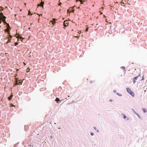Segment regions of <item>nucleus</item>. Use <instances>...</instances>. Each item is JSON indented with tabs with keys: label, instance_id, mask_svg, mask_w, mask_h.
<instances>
[{
	"label": "nucleus",
	"instance_id": "nucleus-1",
	"mask_svg": "<svg viewBox=\"0 0 147 147\" xmlns=\"http://www.w3.org/2000/svg\"><path fill=\"white\" fill-rule=\"evenodd\" d=\"M126 90L127 92L131 95L132 96L134 97V92L131 91V89L129 88H126Z\"/></svg>",
	"mask_w": 147,
	"mask_h": 147
},
{
	"label": "nucleus",
	"instance_id": "nucleus-2",
	"mask_svg": "<svg viewBox=\"0 0 147 147\" xmlns=\"http://www.w3.org/2000/svg\"><path fill=\"white\" fill-rule=\"evenodd\" d=\"M3 23L5 24H6V26L7 27V32L9 33V32L10 30V28L9 25V24L7 23L5 20L3 21Z\"/></svg>",
	"mask_w": 147,
	"mask_h": 147
},
{
	"label": "nucleus",
	"instance_id": "nucleus-3",
	"mask_svg": "<svg viewBox=\"0 0 147 147\" xmlns=\"http://www.w3.org/2000/svg\"><path fill=\"white\" fill-rule=\"evenodd\" d=\"M1 18L3 20H4L3 21H4L5 20V18L6 17H5V16H4L3 15V14L2 13L1 14Z\"/></svg>",
	"mask_w": 147,
	"mask_h": 147
},
{
	"label": "nucleus",
	"instance_id": "nucleus-4",
	"mask_svg": "<svg viewBox=\"0 0 147 147\" xmlns=\"http://www.w3.org/2000/svg\"><path fill=\"white\" fill-rule=\"evenodd\" d=\"M44 4V2H43V0H42L41 2L40 3V4H38V6H41V7L43 6V5Z\"/></svg>",
	"mask_w": 147,
	"mask_h": 147
},
{
	"label": "nucleus",
	"instance_id": "nucleus-5",
	"mask_svg": "<svg viewBox=\"0 0 147 147\" xmlns=\"http://www.w3.org/2000/svg\"><path fill=\"white\" fill-rule=\"evenodd\" d=\"M64 26L65 27H67L68 25V23L67 21H65L64 23Z\"/></svg>",
	"mask_w": 147,
	"mask_h": 147
},
{
	"label": "nucleus",
	"instance_id": "nucleus-6",
	"mask_svg": "<svg viewBox=\"0 0 147 147\" xmlns=\"http://www.w3.org/2000/svg\"><path fill=\"white\" fill-rule=\"evenodd\" d=\"M140 75V74L138 76H137L136 77H135L134 78H133V80H137V79L139 77Z\"/></svg>",
	"mask_w": 147,
	"mask_h": 147
},
{
	"label": "nucleus",
	"instance_id": "nucleus-7",
	"mask_svg": "<svg viewBox=\"0 0 147 147\" xmlns=\"http://www.w3.org/2000/svg\"><path fill=\"white\" fill-rule=\"evenodd\" d=\"M55 101H56L57 102V103H59L58 101H60V100H59V99L58 98H56L55 99Z\"/></svg>",
	"mask_w": 147,
	"mask_h": 147
},
{
	"label": "nucleus",
	"instance_id": "nucleus-8",
	"mask_svg": "<svg viewBox=\"0 0 147 147\" xmlns=\"http://www.w3.org/2000/svg\"><path fill=\"white\" fill-rule=\"evenodd\" d=\"M121 69H123L124 72H125V71H126V70L125 69V67H124V66L121 67Z\"/></svg>",
	"mask_w": 147,
	"mask_h": 147
},
{
	"label": "nucleus",
	"instance_id": "nucleus-9",
	"mask_svg": "<svg viewBox=\"0 0 147 147\" xmlns=\"http://www.w3.org/2000/svg\"><path fill=\"white\" fill-rule=\"evenodd\" d=\"M12 95H11L10 96L8 97V99L9 100H11V98H12Z\"/></svg>",
	"mask_w": 147,
	"mask_h": 147
},
{
	"label": "nucleus",
	"instance_id": "nucleus-10",
	"mask_svg": "<svg viewBox=\"0 0 147 147\" xmlns=\"http://www.w3.org/2000/svg\"><path fill=\"white\" fill-rule=\"evenodd\" d=\"M116 94L118 96H122V94H119L117 92L116 93Z\"/></svg>",
	"mask_w": 147,
	"mask_h": 147
},
{
	"label": "nucleus",
	"instance_id": "nucleus-11",
	"mask_svg": "<svg viewBox=\"0 0 147 147\" xmlns=\"http://www.w3.org/2000/svg\"><path fill=\"white\" fill-rule=\"evenodd\" d=\"M142 109L144 113H145L146 112V111H147L146 110V109H144V108H142Z\"/></svg>",
	"mask_w": 147,
	"mask_h": 147
},
{
	"label": "nucleus",
	"instance_id": "nucleus-12",
	"mask_svg": "<svg viewBox=\"0 0 147 147\" xmlns=\"http://www.w3.org/2000/svg\"><path fill=\"white\" fill-rule=\"evenodd\" d=\"M122 115L124 118L125 119L126 117L125 116V115L124 114H122Z\"/></svg>",
	"mask_w": 147,
	"mask_h": 147
},
{
	"label": "nucleus",
	"instance_id": "nucleus-13",
	"mask_svg": "<svg viewBox=\"0 0 147 147\" xmlns=\"http://www.w3.org/2000/svg\"><path fill=\"white\" fill-rule=\"evenodd\" d=\"M12 38V36L10 35H9L8 36V38Z\"/></svg>",
	"mask_w": 147,
	"mask_h": 147
},
{
	"label": "nucleus",
	"instance_id": "nucleus-14",
	"mask_svg": "<svg viewBox=\"0 0 147 147\" xmlns=\"http://www.w3.org/2000/svg\"><path fill=\"white\" fill-rule=\"evenodd\" d=\"M51 22H52L53 24L54 25L55 24V22H54L52 21H51Z\"/></svg>",
	"mask_w": 147,
	"mask_h": 147
},
{
	"label": "nucleus",
	"instance_id": "nucleus-15",
	"mask_svg": "<svg viewBox=\"0 0 147 147\" xmlns=\"http://www.w3.org/2000/svg\"><path fill=\"white\" fill-rule=\"evenodd\" d=\"M11 38H10H10H8V42H11Z\"/></svg>",
	"mask_w": 147,
	"mask_h": 147
},
{
	"label": "nucleus",
	"instance_id": "nucleus-16",
	"mask_svg": "<svg viewBox=\"0 0 147 147\" xmlns=\"http://www.w3.org/2000/svg\"><path fill=\"white\" fill-rule=\"evenodd\" d=\"M28 15H32L31 13L30 12V11H28Z\"/></svg>",
	"mask_w": 147,
	"mask_h": 147
},
{
	"label": "nucleus",
	"instance_id": "nucleus-17",
	"mask_svg": "<svg viewBox=\"0 0 147 147\" xmlns=\"http://www.w3.org/2000/svg\"><path fill=\"white\" fill-rule=\"evenodd\" d=\"M136 114L137 115V116L138 117V118H140V116L138 114L136 113Z\"/></svg>",
	"mask_w": 147,
	"mask_h": 147
},
{
	"label": "nucleus",
	"instance_id": "nucleus-18",
	"mask_svg": "<svg viewBox=\"0 0 147 147\" xmlns=\"http://www.w3.org/2000/svg\"><path fill=\"white\" fill-rule=\"evenodd\" d=\"M18 44V43L17 42H15V45L16 46Z\"/></svg>",
	"mask_w": 147,
	"mask_h": 147
},
{
	"label": "nucleus",
	"instance_id": "nucleus-19",
	"mask_svg": "<svg viewBox=\"0 0 147 147\" xmlns=\"http://www.w3.org/2000/svg\"><path fill=\"white\" fill-rule=\"evenodd\" d=\"M116 92H117L116 90H114L113 91V92L114 93H116Z\"/></svg>",
	"mask_w": 147,
	"mask_h": 147
},
{
	"label": "nucleus",
	"instance_id": "nucleus-20",
	"mask_svg": "<svg viewBox=\"0 0 147 147\" xmlns=\"http://www.w3.org/2000/svg\"><path fill=\"white\" fill-rule=\"evenodd\" d=\"M90 135H91V136H93L94 135V133L93 132H91L90 133Z\"/></svg>",
	"mask_w": 147,
	"mask_h": 147
},
{
	"label": "nucleus",
	"instance_id": "nucleus-21",
	"mask_svg": "<svg viewBox=\"0 0 147 147\" xmlns=\"http://www.w3.org/2000/svg\"><path fill=\"white\" fill-rule=\"evenodd\" d=\"M132 110H133V111H134V113L135 114H136L137 113L135 112V110H134V109H132Z\"/></svg>",
	"mask_w": 147,
	"mask_h": 147
},
{
	"label": "nucleus",
	"instance_id": "nucleus-22",
	"mask_svg": "<svg viewBox=\"0 0 147 147\" xmlns=\"http://www.w3.org/2000/svg\"><path fill=\"white\" fill-rule=\"evenodd\" d=\"M93 128L95 130H96L97 129V128L95 127H94Z\"/></svg>",
	"mask_w": 147,
	"mask_h": 147
},
{
	"label": "nucleus",
	"instance_id": "nucleus-23",
	"mask_svg": "<svg viewBox=\"0 0 147 147\" xmlns=\"http://www.w3.org/2000/svg\"><path fill=\"white\" fill-rule=\"evenodd\" d=\"M20 82H17L16 83V85H17V84H20Z\"/></svg>",
	"mask_w": 147,
	"mask_h": 147
},
{
	"label": "nucleus",
	"instance_id": "nucleus-24",
	"mask_svg": "<svg viewBox=\"0 0 147 147\" xmlns=\"http://www.w3.org/2000/svg\"><path fill=\"white\" fill-rule=\"evenodd\" d=\"M96 131L98 133L99 132V130L98 129H97Z\"/></svg>",
	"mask_w": 147,
	"mask_h": 147
},
{
	"label": "nucleus",
	"instance_id": "nucleus-25",
	"mask_svg": "<svg viewBox=\"0 0 147 147\" xmlns=\"http://www.w3.org/2000/svg\"><path fill=\"white\" fill-rule=\"evenodd\" d=\"M19 38H20V39H21L22 38V36H20L19 37Z\"/></svg>",
	"mask_w": 147,
	"mask_h": 147
},
{
	"label": "nucleus",
	"instance_id": "nucleus-26",
	"mask_svg": "<svg viewBox=\"0 0 147 147\" xmlns=\"http://www.w3.org/2000/svg\"><path fill=\"white\" fill-rule=\"evenodd\" d=\"M50 138L52 139L53 138V136H50Z\"/></svg>",
	"mask_w": 147,
	"mask_h": 147
},
{
	"label": "nucleus",
	"instance_id": "nucleus-27",
	"mask_svg": "<svg viewBox=\"0 0 147 147\" xmlns=\"http://www.w3.org/2000/svg\"><path fill=\"white\" fill-rule=\"evenodd\" d=\"M109 101L111 102H112V100L111 99H110Z\"/></svg>",
	"mask_w": 147,
	"mask_h": 147
},
{
	"label": "nucleus",
	"instance_id": "nucleus-28",
	"mask_svg": "<svg viewBox=\"0 0 147 147\" xmlns=\"http://www.w3.org/2000/svg\"><path fill=\"white\" fill-rule=\"evenodd\" d=\"M144 80V77H143V76L142 78V80Z\"/></svg>",
	"mask_w": 147,
	"mask_h": 147
},
{
	"label": "nucleus",
	"instance_id": "nucleus-29",
	"mask_svg": "<svg viewBox=\"0 0 147 147\" xmlns=\"http://www.w3.org/2000/svg\"><path fill=\"white\" fill-rule=\"evenodd\" d=\"M135 81H135V80H134V82H134V84L135 82Z\"/></svg>",
	"mask_w": 147,
	"mask_h": 147
},
{
	"label": "nucleus",
	"instance_id": "nucleus-30",
	"mask_svg": "<svg viewBox=\"0 0 147 147\" xmlns=\"http://www.w3.org/2000/svg\"><path fill=\"white\" fill-rule=\"evenodd\" d=\"M74 102V101H72V102H71V103H73V102Z\"/></svg>",
	"mask_w": 147,
	"mask_h": 147
},
{
	"label": "nucleus",
	"instance_id": "nucleus-31",
	"mask_svg": "<svg viewBox=\"0 0 147 147\" xmlns=\"http://www.w3.org/2000/svg\"><path fill=\"white\" fill-rule=\"evenodd\" d=\"M61 4V3H60L59 4V5H60Z\"/></svg>",
	"mask_w": 147,
	"mask_h": 147
},
{
	"label": "nucleus",
	"instance_id": "nucleus-32",
	"mask_svg": "<svg viewBox=\"0 0 147 147\" xmlns=\"http://www.w3.org/2000/svg\"><path fill=\"white\" fill-rule=\"evenodd\" d=\"M30 29V28H28V29Z\"/></svg>",
	"mask_w": 147,
	"mask_h": 147
},
{
	"label": "nucleus",
	"instance_id": "nucleus-33",
	"mask_svg": "<svg viewBox=\"0 0 147 147\" xmlns=\"http://www.w3.org/2000/svg\"><path fill=\"white\" fill-rule=\"evenodd\" d=\"M72 12H74V10L72 11Z\"/></svg>",
	"mask_w": 147,
	"mask_h": 147
},
{
	"label": "nucleus",
	"instance_id": "nucleus-34",
	"mask_svg": "<svg viewBox=\"0 0 147 147\" xmlns=\"http://www.w3.org/2000/svg\"><path fill=\"white\" fill-rule=\"evenodd\" d=\"M58 129H60V128H58Z\"/></svg>",
	"mask_w": 147,
	"mask_h": 147
},
{
	"label": "nucleus",
	"instance_id": "nucleus-35",
	"mask_svg": "<svg viewBox=\"0 0 147 147\" xmlns=\"http://www.w3.org/2000/svg\"><path fill=\"white\" fill-rule=\"evenodd\" d=\"M79 0H77V1H78Z\"/></svg>",
	"mask_w": 147,
	"mask_h": 147
}]
</instances>
